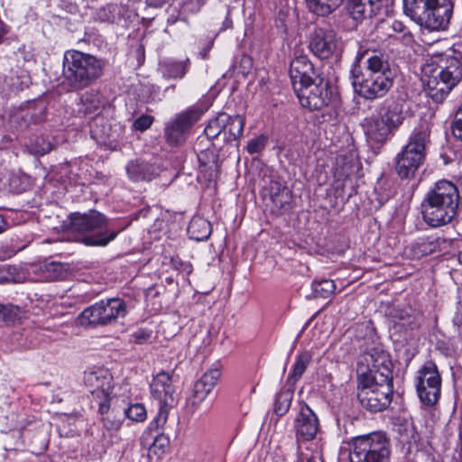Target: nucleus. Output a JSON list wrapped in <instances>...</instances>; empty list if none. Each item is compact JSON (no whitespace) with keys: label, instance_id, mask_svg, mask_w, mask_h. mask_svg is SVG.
I'll return each instance as SVG.
<instances>
[{"label":"nucleus","instance_id":"864d4df0","mask_svg":"<svg viewBox=\"0 0 462 462\" xmlns=\"http://www.w3.org/2000/svg\"><path fill=\"white\" fill-rule=\"evenodd\" d=\"M6 28L2 20L0 19V39L6 33Z\"/></svg>","mask_w":462,"mask_h":462},{"label":"nucleus","instance_id":"4c0bfd02","mask_svg":"<svg viewBox=\"0 0 462 462\" xmlns=\"http://www.w3.org/2000/svg\"><path fill=\"white\" fill-rule=\"evenodd\" d=\"M293 398V391L284 390L276 394L274 412L278 416H283L290 409Z\"/></svg>","mask_w":462,"mask_h":462},{"label":"nucleus","instance_id":"5701e85b","mask_svg":"<svg viewBox=\"0 0 462 462\" xmlns=\"http://www.w3.org/2000/svg\"><path fill=\"white\" fill-rule=\"evenodd\" d=\"M448 241L439 236L419 238L409 246L410 254L414 258H420L436 252H441Z\"/></svg>","mask_w":462,"mask_h":462},{"label":"nucleus","instance_id":"2eb2a0df","mask_svg":"<svg viewBox=\"0 0 462 462\" xmlns=\"http://www.w3.org/2000/svg\"><path fill=\"white\" fill-rule=\"evenodd\" d=\"M392 361L383 350L372 348L364 353L357 364L358 377L393 379Z\"/></svg>","mask_w":462,"mask_h":462},{"label":"nucleus","instance_id":"2f4dec72","mask_svg":"<svg viewBox=\"0 0 462 462\" xmlns=\"http://www.w3.org/2000/svg\"><path fill=\"white\" fill-rule=\"evenodd\" d=\"M187 232L190 239L204 241L207 240L211 234V225L203 217H194L189 222Z\"/></svg>","mask_w":462,"mask_h":462},{"label":"nucleus","instance_id":"72a5a7b5","mask_svg":"<svg viewBox=\"0 0 462 462\" xmlns=\"http://www.w3.org/2000/svg\"><path fill=\"white\" fill-rule=\"evenodd\" d=\"M189 64V59L183 61H166L162 65V74L169 79H182L188 72Z\"/></svg>","mask_w":462,"mask_h":462},{"label":"nucleus","instance_id":"79ce46f5","mask_svg":"<svg viewBox=\"0 0 462 462\" xmlns=\"http://www.w3.org/2000/svg\"><path fill=\"white\" fill-rule=\"evenodd\" d=\"M42 120V117L32 114L29 110H23L20 113L14 114L12 116L13 122H17L19 124L20 128H25L30 125V124H36Z\"/></svg>","mask_w":462,"mask_h":462},{"label":"nucleus","instance_id":"cd10ccee","mask_svg":"<svg viewBox=\"0 0 462 462\" xmlns=\"http://www.w3.org/2000/svg\"><path fill=\"white\" fill-rule=\"evenodd\" d=\"M108 408L107 412H105L102 415V437L104 441H106L107 444H114L119 440L117 436V431L120 430L122 426V420L120 418H116L115 414V410L109 411Z\"/></svg>","mask_w":462,"mask_h":462},{"label":"nucleus","instance_id":"09e8293b","mask_svg":"<svg viewBox=\"0 0 462 462\" xmlns=\"http://www.w3.org/2000/svg\"><path fill=\"white\" fill-rule=\"evenodd\" d=\"M291 450L294 452L293 457L290 459H287L286 462H300L301 452L300 445L298 443L292 442L291 445Z\"/></svg>","mask_w":462,"mask_h":462},{"label":"nucleus","instance_id":"8fccbe9b","mask_svg":"<svg viewBox=\"0 0 462 462\" xmlns=\"http://www.w3.org/2000/svg\"><path fill=\"white\" fill-rule=\"evenodd\" d=\"M454 325L462 330V301L457 307L456 314L453 318Z\"/></svg>","mask_w":462,"mask_h":462},{"label":"nucleus","instance_id":"13d9d810","mask_svg":"<svg viewBox=\"0 0 462 462\" xmlns=\"http://www.w3.org/2000/svg\"><path fill=\"white\" fill-rule=\"evenodd\" d=\"M458 262L462 264V251L458 254Z\"/></svg>","mask_w":462,"mask_h":462},{"label":"nucleus","instance_id":"bf43d9fd","mask_svg":"<svg viewBox=\"0 0 462 462\" xmlns=\"http://www.w3.org/2000/svg\"><path fill=\"white\" fill-rule=\"evenodd\" d=\"M162 439V438H161V439H156L154 440V442H153V446H154V447H156V446H157V443H158L159 441H161Z\"/></svg>","mask_w":462,"mask_h":462},{"label":"nucleus","instance_id":"0eeeda50","mask_svg":"<svg viewBox=\"0 0 462 462\" xmlns=\"http://www.w3.org/2000/svg\"><path fill=\"white\" fill-rule=\"evenodd\" d=\"M391 446L381 432L360 436L354 439L349 454L350 462H390Z\"/></svg>","mask_w":462,"mask_h":462},{"label":"nucleus","instance_id":"6ab92c4d","mask_svg":"<svg viewBox=\"0 0 462 462\" xmlns=\"http://www.w3.org/2000/svg\"><path fill=\"white\" fill-rule=\"evenodd\" d=\"M289 73L293 88L321 77L306 55L297 56L291 60Z\"/></svg>","mask_w":462,"mask_h":462},{"label":"nucleus","instance_id":"473e14b6","mask_svg":"<svg viewBox=\"0 0 462 462\" xmlns=\"http://www.w3.org/2000/svg\"><path fill=\"white\" fill-rule=\"evenodd\" d=\"M228 120L225 124L224 136L227 142L236 141L239 139L244 131L245 120L239 116L227 115Z\"/></svg>","mask_w":462,"mask_h":462},{"label":"nucleus","instance_id":"412c9836","mask_svg":"<svg viewBox=\"0 0 462 462\" xmlns=\"http://www.w3.org/2000/svg\"><path fill=\"white\" fill-rule=\"evenodd\" d=\"M387 2L388 0H348L346 10L354 21L360 23L375 15Z\"/></svg>","mask_w":462,"mask_h":462},{"label":"nucleus","instance_id":"9d476101","mask_svg":"<svg viewBox=\"0 0 462 462\" xmlns=\"http://www.w3.org/2000/svg\"><path fill=\"white\" fill-rule=\"evenodd\" d=\"M442 379L437 365L429 360L416 372L414 387L420 402L427 407L435 406L441 393Z\"/></svg>","mask_w":462,"mask_h":462},{"label":"nucleus","instance_id":"39448f33","mask_svg":"<svg viewBox=\"0 0 462 462\" xmlns=\"http://www.w3.org/2000/svg\"><path fill=\"white\" fill-rule=\"evenodd\" d=\"M63 77L70 90H81L103 73V63L95 56L82 51L70 50L63 56Z\"/></svg>","mask_w":462,"mask_h":462},{"label":"nucleus","instance_id":"603ef678","mask_svg":"<svg viewBox=\"0 0 462 462\" xmlns=\"http://www.w3.org/2000/svg\"><path fill=\"white\" fill-rule=\"evenodd\" d=\"M390 27L392 28V30L393 32H403L405 30L404 24L402 22L397 21V20H393L392 22Z\"/></svg>","mask_w":462,"mask_h":462},{"label":"nucleus","instance_id":"c03bdc74","mask_svg":"<svg viewBox=\"0 0 462 462\" xmlns=\"http://www.w3.org/2000/svg\"><path fill=\"white\" fill-rule=\"evenodd\" d=\"M267 143V137L265 135H260L256 138H254L248 142L246 150L249 153L254 154L260 152L264 149Z\"/></svg>","mask_w":462,"mask_h":462},{"label":"nucleus","instance_id":"a18cd8bd","mask_svg":"<svg viewBox=\"0 0 462 462\" xmlns=\"http://www.w3.org/2000/svg\"><path fill=\"white\" fill-rule=\"evenodd\" d=\"M46 272L48 274L46 275V279L50 281H54L59 279L62 274V265L57 263H50L45 265Z\"/></svg>","mask_w":462,"mask_h":462},{"label":"nucleus","instance_id":"a878e982","mask_svg":"<svg viewBox=\"0 0 462 462\" xmlns=\"http://www.w3.org/2000/svg\"><path fill=\"white\" fill-rule=\"evenodd\" d=\"M395 130L380 116H372L367 121V137L375 143H384Z\"/></svg>","mask_w":462,"mask_h":462},{"label":"nucleus","instance_id":"f257e3e1","mask_svg":"<svg viewBox=\"0 0 462 462\" xmlns=\"http://www.w3.org/2000/svg\"><path fill=\"white\" fill-rule=\"evenodd\" d=\"M351 75L355 91L367 100L384 97L393 84L388 56L376 51H358Z\"/></svg>","mask_w":462,"mask_h":462},{"label":"nucleus","instance_id":"9b49d317","mask_svg":"<svg viewBox=\"0 0 462 462\" xmlns=\"http://www.w3.org/2000/svg\"><path fill=\"white\" fill-rule=\"evenodd\" d=\"M151 393L159 402L160 409L157 416L151 422V428L163 427L168 418V408L177 403L176 389L172 383V377L169 373L161 372L157 374L151 384Z\"/></svg>","mask_w":462,"mask_h":462},{"label":"nucleus","instance_id":"6e6552de","mask_svg":"<svg viewBox=\"0 0 462 462\" xmlns=\"http://www.w3.org/2000/svg\"><path fill=\"white\" fill-rule=\"evenodd\" d=\"M126 314L127 306L123 299L109 298L85 309L78 317V323L82 327L106 326Z\"/></svg>","mask_w":462,"mask_h":462},{"label":"nucleus","instance_id":"6e6d98bb","mask_svg":"<svg viewBox=\"0 0 462 462\" xmlns=\"http://www.w3.org/2000/svg\"><path fill=\"white\" fill-rule=\"evenodd\" d=\"M402 37H403V41H405V42H411L412 40V35L410 32H408V33L404 32Z\"/></svg>","mask_w":462,"mask_h":462},{"label":"nucleus","instance_id":"c9c22d12","mask_svg":"<svg viewBox=\"0 0 462 462\" xmlns=\"http://www.w3.org/2000/svg\"><path fill=\"white\" fill-rule=\"evenodd\" d=\"M20 307L13 304H0V323L13 325L19 321L23 316Z\"/></svg>","mask_w":462,"mask_h":462},{"label":"nucleus","instance_id":"dca6fc26","mask_svg":"<svg viewBox=\"0 0 462 462\" xmlns=\"http://www.w3.org/2000/svg\"><path fill=\"white\" fill-rule=\"evenodd\" d=\"M310 51L318 58H338L344 48L341 38L333 30L315 29L309 42Z\"/></svg>","mask_w":462,"mask_h":462},{"label":"nucleus","instance_id":"f8f14e48","mask_svg":"<svg viewBox=\"0 0 462 462\" xmlns=\"http://www.w3.org/2000/svg\"><path fill=\"white\" fill-rule=\"evenodd\" d=\"M113 377L108 370L94 368L84 373V383L98 405L100 414L107 412L113 399Z\"/></svg>","mask_w":462,"mask_h":462},{"label":"nucleus","instance_id":"49530a36","mask_svg":"<svg viewBox=\"0 0 462 462\" xmlns=\"http://www.w3.org/2000/svg\"><path fill=\"white\" fill-rule=\"evenodd\" d=\"M153 118L151 116L143 115L137 117L134 122V129L138 131L147 130L152 124Z\"/></svg>","mask_w":462,"mask_h":462},{"label":"nucleus","instance_id":"3c124183","mask_svg":"<svg viewBox=\"0 0 462 462\" xmlns=\"http://www.w3.org/2000/svg\"><path fill=\"white\" fill-rule=\"evenodd\" d=\"M51 150V147L50 143H46V144H44V146H42L41 148H37V147H35V148L32 147L31 148L32 152H33V153H35L37 155L46 154Z\"/></svg>","mask_w":462,"mask_h":462},{"label":"nucleus","instance_id":"393cba45","mask_svg":"<svg viewBox=\"0 0 462 462\" xmlns=\"http://www.w3.org/2000/svg\"><path fill=\"white\" fill-rule=\"evenodd\" d=\"M380 116L394 130L403 123V102L388 98L383 102Z\"/></svg>","mask_w":462,"mask_h":462},{"label":"nucleus","instance_id":"e433bc0d","mask_svg":"<svg viewBox=\"0 0 462 462\" xmlns=\"http://www.w3.org/2000/svg\"><path fill=\"white\" fill-rule=\"evenodd\" d=\"M228 117L226 113H220L217 117L211 119L206 126L204 132L208 139H215L221 134H224L225 124Z\"/></svg>","mask_w":462,"mask_h":462},{"label":"nucleus","instance_id":"aec40b11","mask_svg":"<svg viewBox=\"0 0 462 462\" xmlns=\"http://www.w3.org/2000/svg\"><path fill=\"white\" fill-rule=\"evenodd\" d=\"M296 435L304 440H312L319 429V422L315 412L302 404L294 421Z\"/></svg>","mask_w":462,"mask_h":462},{"label":"nucleus","instance_id":"f03ea898","mask_svg":"<svg viewBox=\"0 0 462 462\" xmlns=\"http://www.w3.org/2000/svg\"><path fill=\"white\" fill-rule=\"evenodd\" d=\"M458 202L459 192L455 184L446 180L436 182L420 205L423 221L431 227L449 224L457 215Z\"/></svg>","mask_w":462,"mask_h":462},{"label":"nucleus","instance_id":"f704fd0d","mask_svg":"<svg viewBox=\"0 0 462 462\" xmlns=\"http://www.w3.org/2000/svg\"><path fill=\"white\" fill-rule=\"evenodd\" d=\"M344 0H306L308 8L310 12L327 16L336 10Z\"/></svg>","mask_w":462,"mask_h":462},{"label":"nucleus","instance_id":"a211bd4d","mask_svg":"<svg viewBox=\"0 0 462 462\" xmlns=\"http://www.w3.org/2000/svg\"><path fill=\"white\" fill-rule=\"evenodd\" d=\"M220 374L221 373L217 368H210L203 374L200 379L195 382L192 395L189 401L193 412L217 385Z\"/></svg>","mask_w":462,"mask_h":462},{"label":"nucleus","instance_id":"ddd939ff","mask_svg":"<svg viewBox=\"0 0 462 462\" xmlns=\"http://www.w3.org/2000/svg\"><path fill=\"white\" fill-rule=\"evenodd\" d=\"M207 108L196 104L185 111L177 114L171 122L166 124L164 137L166 143L171 146H179L186 140V134L197 123Z\"/></svg>","mask_w":462,"mask_h":462},{"label":"nucleus","instance_id":"37998d69","mask_svg":"<svg viewBox=\"0 0 462 462\" xmlns=\"http://www.w3.org/2000/svg\"><path fill=\"white\" fill-rule=\"evenodd\" d=\"M116 9L115 5L100 7L97 11L96 19L103 23H113L116 19Z\"/></svg>","mask_w":462,"mask_h":462},{"label":"nucleus","instance_id":"052dcab7","mask_svg":"<svg viewBox=\"0 0 462 462\" xmlns=\"http://www.w3.org/2000/svg\"><path fill=\"white\" fill-rule=\"evenodd\" d=\"M307 462H317L315 457H310Z\"/></svg>","mask_w":462,"mask_h":462},{"label":"nucleus","instance_id":"ea45409f","mask_svg":"<svg viewBox=\"0 0 462 462\" xmlns=\"http://www.w3.org/2000/svg\"><path fill=\"white\" fill-rule=\"evenodd\" d=\"M125 416L135 422H143L146 420L147 412L145 407L141 403H134L124 409Z\"/></svg>","mask_w":462,"mask_h":462},{"label":"nucleus","instance_id":"de8ad7c7","mask_svg":"<svg viewBox=\"0 0 462 462\" xmlns=\"http://www.w3.org/2000/svg\"><path fill=\"white\" fill-rule=\"evenodd\" d=\"M152 335V331L145 328H139L132 335V340L136 344H143L147 342Z\"/></svg>","mask_w":462,"mask_h":462},{"label":"nucleus","instance_id":"423d86ee","mask_svg":"<svg viewBox=\"0 0 462 462\" xmlns=\"http://www.w3.org/2000/svg\"><path fill=\"white\" fill-rule=\"evenodd\" d=\"M393 393V379L358 377V400L371 412L385 410L392 402Z\"/></svg>","mask_w":462,"mask_h":462},{"label":"nucleus","instance_id":"a19ab883","mask_svg":"<svg viewBox=\"0 0 462 462\" xmlns=\"http://www.w3.org/2000/svg\"><path fill=\"white\" fill-rule=\"evenodd\" d=\"M355 169L356 164L352 160H347V158L342 156L337 158L336 174L338 178L348 179L354 173Z\"/></svg>","mask_w":462,"mask_h":462},{"label":"nucleus","instance_id":"4d7b16f0","mask_svg":"<svg viewBox=\"0 0 462 462\" xmlns=\"http://www.w3.org/2000/svg\"><path fill=\"white\" fill-rule=\"evenodd\" d=\"M4 225H5L4 217L0 215V233L4 230Z\"/></svg>","mask_w":462,"mask_h":462},{"label":"nucleus","instance_id":"4468645a","mask_svg":"<svg viewBox=\"0 0 462 462\" xmlns=\"http://www.w3.org/2000/svg\"><path fill=\"white\" fill-rule=\"evenodd\" d=\"M301 106L310 111L321 110L331 100V89L328 82L322 77L299 85L293 88Z\"/></svg>","mask_w":462,"mask_h":462},{"label":"nucleus","instance_id":"c85d7f7f","mask_svg":"<svg viewBox=\"0 0 462 462\" xmlns=\"http://www.w3.org/2000/svg\"><path fill=\"white\" fill-rule=\"evenodd\" d=\"M103 106L102 97L96 91H87L79 98L77 104V113L79 116L97 114Z\"/></svg>","mask_w":462,"mask_h":462},{"label":"nucleus","instance_id":"1a4fd4ad","mask_svg":"<svg viewBox=\"0 0 462 462\" xmlns=\"http://www.w3.org/2000/svg\"><path fill=\"white\" fill-rule=\"evenodd\" d=\"M439 68L440 70L427 80L429 95L437 103H441L462 79V63L458 59L449 57Z\"/></svg>","mask_w":462,"mask_h":462},{"label":"nucleus","instance_id":"7c9ffc66","mask_svg":"<svg viewBox=\"0 0 462 462\" xmlns=\"http://www.w3.org/2000/svg\"><path fill=\"white\" fill-rule=\"evenodd\" d=\"M312 361V355L310 351H302L295 356V362L288 376L287 382L294 384L299 381Z\"/></svg>","mask_w":462,"mask_h":462},{"label":"nucleus","instance_id":"bb28decb","mask_svg":"<svg viewBox=\"0 0 462 462\" xmlns=\"http://www.w3.org/2000/svg\"><path fill=\"white\" fill-rule=\"evenodd\" d=\"M393 327L398 332L413 330L419 327V317L409 308L394 310L392 317Z\"/></svg>","mask_w":462,"mask_h":462},{"label":"nucleus","instance_id":"5fc2aeb1","mask_svg":"<svg viewBox=\"0 0 462 462\" xmlns=\"http://www.w3.org/2000/svg\"><path fill=\"white\" fill-rule=\"evenodd\" d=\"M166 2V0H150V4L151 5H153L155 6H159V5H162V4H164Z\"/></svg>","mask_w":462,"mask_h":462},{"label":"nucleus","instance_id":"7ed1b4c3","mask_svg":"<svg viewBox=\"0 0 462 462\" xmlns=\"http://www.w3.org/2000/svg\"><path fill=\"white\" fill-rule=\"evenodd\" d=\"M68 232L75 241L88 246H106L118 232L110 231L107 218L97 210L87 213L74 212L69 215Z\"/></svg>","mask_w":462,"mask_h":462},{"label":"nucleus","instance_id":"4be33fe9","mask_svg":"<svg viewBox=\"0 0 462 462\" xmlns=\"http://www.w3.org/2000/svg\"><path fill=\"white\" fill-rule=\"evenodd\" d=\"M429 139L430 134L427 130L415 129L411 134L407 144L402 148L400 153L409 157H414L424 162Z\"/></svg>","mask_w":462,"mask_h":462},{"label":"nucleus","instance_id":"b1692460","mask_svg":"<svg viewBox=\"0 0 462 462\" xmlns=\"http://www.w3.org/2000/svg\"><path fill=\"white\" fill-rule=\"evenodd\" d=\"M129 179L134 182L151 181L159 174V168L143 161H132L126 166Z\"/></svg>","mask_w":462,"mask_h":462},{"label":"nucleus","instance_id":"680f3d73","mask_svg":"<svg viewBox=\"0 0 462 462\" xmlns=\"http://www.w3.org/2000/svg\"><path fill=\"white\" fill-rule=\"evenodd\" d=\"M169 89H172L174 90L175 89V85H172V86H170L166 88V91L169 90Z\"/></svg>","mask_w":462,"mask_h":462},{"label":"nucleus","instance_id":"58836bf2","mask_svg":"<svg viewBox=\"0 0 462 462\" xmlns=\"http://www.w3.org/2000/svg\"><path fill=\"white\" fill-rule=\"evenodd\" d=\"M312 290L315 293V297L327 299L334 293L336 285L332 280L324 279L319 282L314 281L312 282Z\"/></svg>","mask_w":462,"mask_h":462},{"label":"nucleus","instance_id":"c756f323","mask_svg":"<svg viewBox=\"0 0 462 462\" xmlns=\"http://www.w3.org/2000/svg\"><path fill=\"white\" fill-rule=\"evenodd\" d=\"M422 163L423 161L399 152L396 156V171L402 179H410L414 177Z\"/></svg>","mask_w":462,"mask_h":462},{"label":"nucleus","instance_id":"f3484780","mask_svg":"<svg viewBox=\"0 0 462 462\" xmlns=\"http://www.w3.org/2000/svg\"><path fill=\"white\" fill-rule=\"evenodd\" d=\"M263 199L274 214H282L290 208L292 198L291 191L282 182L272 180L263 187Z\"/></svg>","mask_w":462,"mask_h":462},{"label":"nucleus","instance_id":"20e7f679","mask_svg":"<svg viewBox=\"0 0 462 462\" xmlns=\"http://www.w3.org/2000/svg\"><path fill=\"white\" fill-rule=\"evenodd\" d=\"M454 0H403V12L429 31H445L453 15Z\"/></svg>","mask_w":462,"mask_h":462}]
</instances>
